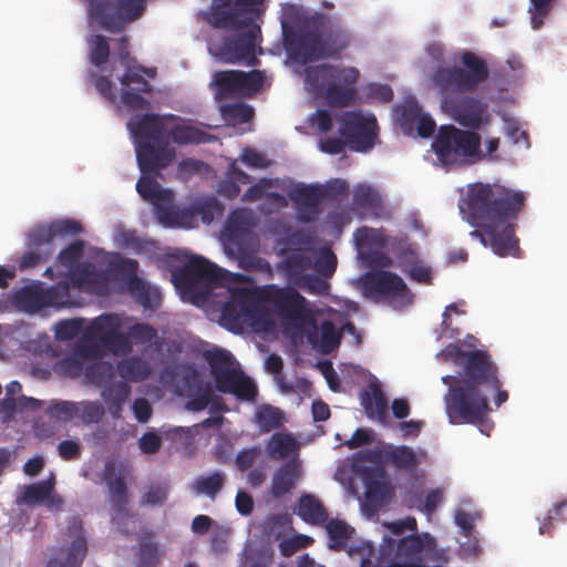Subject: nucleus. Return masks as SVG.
Here are the masks:
<instances>
[{"instance_id": "1", "label": "nucleus", "mask_w": 567, "mask_h": 567, "mask_svg": "<svg viewBox=\"0 0 567 567\" xmlns=\"http://www.w3.org/2000/svg\"><path fill=\"white\" fill-rule=\"evenodd\" d=\"M526 195L505 185L476 182L467 185L460 205L466 220L484 229L492 239V250L499 257H522L515 224L525 207Z\"/></svg>"}, {"instance_id": "2", "label": "nucleus", "mask_w": 567, "mask_h": 567, "mask_svg": "<svg viewBox=\"0 0 567 567\" xmlns=\"http://www.w3.org/2000/svg\"><path fill=\"white\" fill-rule=\"evenodd\" d=\"M175 120L173 114L145 113L130 117L126 126L135 142L137 164L143 173H157L171 165L176 152L169 144H206L215 137L193 125L176 124L168 132L164 120Z\"/></svg>"}, {"instance_id": "3", "label": "nucleus", "mask_w": 567, "mask_h": 567, "mask_svg": "<svg viewBox=\"0 0 567 567\" xmlns=\"http://www.w3.org/2000/svg\"><path fill=\"white\" fill-rule=\"evenodd\" d=\"M264 0H214L208 22L215 29L231 32L219 47V56L226 63H244L256 66L260 63L257 47L261 30L256 22Z\"/></svg>"}, {"instance_id": "4", "label": "nucleus", "mask_w": 567, "mask_h": 567, "mask_svg": "<svg viewBox=\"0 0 567 567\" xmlns=\"http://www.w3.org/2000/svg\"><path fill=\"white\" fill-rule=\"evenodd\" d=\"M499 386L502 382L498 378V369L493 370L492 379L488 381L461 378L456 385L450 386L444 398L450 423L486 426L485 420L491 412L488 394ZM481 432L488 435L483 427Z\"/></svg>"}, {"instance_id": "5", "label": "nucleus", "mask_w": 567, "mask_h": 567, "mask_svg": "<svg viewBox=\"0 0 567 567\" xmlns=\"http://www.w3.org/2000/svg\"><path fill=\"white\" fill-rule=\"evenodd\" d=\"M360 72L354 66H337L322 63L306 70V82L315 90L321 91L332 107H346L355 103V86Z\"/></svg>"}, {"instance_id": "6", "label": "nucleus", "mask_w": 567, "mask_h": 567, "mask_svg": "<svg viewBox=\"0 0 567 567\" xmlns=\"http://www.w3.org/2000/svg\"><path fill=\"white\" fill-rule=\"evenodd\" d=\"M481 145L482 138L477 132L442 125L432 150L444 166L461 167L483 161Z\"/></svg>"}, {"instance_id": "7", "label": "nucleus", "mask_w": 567, "mask_h": 567, "mask_svg": "<svg viewBox=\"0 0 567 567\" xmlns=\"http://www.w3.org/2000/svg\"><path fill=\"white\" fill-rule=\"evenodd\" d=\"M461 66H439L432 75L437 92H474L489 78L487 62L481 55L463 50L457 58Z\"/></svg>"}, {"instance_id": "8", "label": "nucleus", "mask_w": 567, "mask_h": 567, "mask_svg": "<svg viewBox=\"0 0 567 567\" xmlns=\"http://www.w3.org/2000/svg\"><path fill=\"white\" fill-rule=\"evenodd\" d=\"M204 357L219 392L233 394L243 401L256 399V384L235 365V359L229 351L214 349L206 351Z\"/></svg>"}, {"instance_id": "9", "label": "nucleus", "mask_w": 567, "mask_h": 567, "mask_svg": "<svg viewBox=\"0 0 567 567\" xmlns=\"http://www.w3.org/2000/svg\"><path fill=\"white\" fill-rule=\"evenodd\" d=\"M245 279L244 275H233L197 255H192L182 267L172 270L174 286L186 291H194L199 286H223L228 281H243Z\"/></svg>"}, {"instance_id": "10", "label": "nucleus", "mask_w": 567, "mask_h": 567, "mask_svg": "<svg viewBox=\"0 0 567 567\" xmlns=\"http://www.w3.org/2000/svg\"><path fill=\"white\" fill-rule=\"evenodd\" d=\"M362 293L375 302H386L401 309L412 302L413 295L404 280L395 272L379 269L367 271L360 278Z\"/></svg>"}, {"instance_id": "11", "label": "nucleus", "mask_w": 567, "mask_h": 567, "mask_svg": "<svg viewBox=\"0 0 567 567\" xmlns=\"http://www.w3.org/2000/svg\"><path fill=\"white\" fill-rule=\"evenodd\" d=\"M89 16L102 29L117 33L126 24L140 19L147 0H85Z\"/></svg>"}, {"instance_id": "12", "label": "nucleus", "mask_w": 567, "mask_h": 567, "mask_svg": "<svg viewBox=\"0 0 567 567\" xmlns=\"http://www.w3.org/2000/svg\"><path fill=\"white\" fill-rule=\"evenodd\" d=\"M265 299L288 326L301 329L312 321L307 299L292 287L269 288L265 292Z\"/></svg>"}, {"instance_id": "13", "label": "nucleus", "mask_w": 567, "mask_h": 567, "mask_svg": "<svg viewBox=\"0 0 567 567\" xmlns=\"http://www.w3.org/2000/svg\"><path fill=\"white\" fill-rule=\"evenodd\" d=\"M441 106L455 122L470 131L480 130L489 122L487 104L464 95L465 92H439Z\"/></svg>"}, {"instance_id": "14", "label": "nucleus", "mask_w": 567, "mask_h": 567, "mask_svg": "<svg viewBox=\"0 0 567 567\" xmlns=\"http://www.w3.org/2000/svg\"><path fill=\"white\" fill-rule=\"evenodd\" d=\"M317 13L307 18L297 30H284V44L289 56L301 64L322 59Z\"/></svg>"}, {"instance_id": "15", "label": "nucleus", "mask_w": 567, "mask_h": 567, "mask_svg": "<svg viewBox=\"0 0 567 567\" xmlns=\"http://www.w3.org/2000/svg\"><path fill=\"white\" fill-rule=\"evenodd\" d=\"M339 133L351 151H370L378 140L377 117L373 114H363L361 111H348L340 120Z\"/></svg>"}, {"instance_id": "16", "label": "nucleus", "mask_w": 567, "mask_h": 567, "mask_svg": "<svg viewBox=\"0 0 567 567\" xmlns=\"http://www.w3.org/2000/svg\"><path fill=\"white\" fill-rule=\"evenodd\" d=\"M221 318L237 326L256 327L266 322L267 310L254 290L238 288L231 291V300L223 306Z\"/></svg>"}, {"instance_id": "17", "label": "nucleus", "mask_w": 567, "mask_h": 567, "mask_svg": "<svg viewBox=\"0 0 567 567\" xmlns=\"http://www.w3.org/2000/svg\"><path fill=\"white\" fill-rule=\"evenodd\" d=\"M443 357L460 367L462 378L468 377L470 380L488 381L493 370L498 369L486 350L464 351L460 346L450 343L445 347Z\"/></svg>"}, {"instance_id": "18", "label": "nucleus", "mask_w": 567, "mask_h": 567, "mask_svg": "<svg viewBox=\"0 0 567 567\" xmlns=\"http://www.w3.org/2000/svg\"><path fill=\"white\" fill-rule=\"evenodd\" d=\"M318 24L321 42L322 59L337 60L351 42V33L337 20L323 13H318Z\"/></svg>"}, {"instance_id": "19", "label": "nucleus", "mask_w": 567, "mask_h": 567, "mask_svg": "<svg viewBox=\"0 0 567 567\" xmlns=\"http://www.w3.org/2000/svg\"><path fill=\"white\" fill-rule=\"evenodd\" d=\"M359 473L364 485L365 505L372 511L392 498L393 486L383 466H363Z\"/></svg>"}, {"instance_id": "20", "label": "nucleus", "mask_w": 567, "mask_h": 567, "mask_svg": "<svg viewBox=\"0 0 567 567\" xmlns=\"http://www.w3.org/2000/svg\"><path fill=\"white\" fill-rule=\"evenodd\" d=\"M289 199L296 208L297 219L303 224H310L318 219L323 194L320 185L298 184L288 193Z\"/></svg>"}, {"instance_id": "21", "label": "nucleus", "mask_w": 567, "mask_h": 567, "mask_svg": "<svg viewBox=\"0 0 567 567\" xmlns=\"http://www.w3.org/2000/svg\"><path fill=\"white\" fill-rule=\"evenodd\" d=\"M181 373V382L188 398L187 410L195 412L205 410L213 401L212 386L203 382L198 371L192 364H182Z\"/></svg>"}, {"instance_id": "22", "label": "nucleus", "mask_w": 567, "mask_h": 567, "mask_svg": "<svg viewBox=\"0 0 567 567\" xmlns=\"http://www.w3.org/2000/svg\"><path fill=\"white\" fill-rule=\"evenodd\" d=\"M82 231L81 223L75 219H55L50 224L35 226L30 231V243L34 248H41L43 245L53 246L54 239L75 236Z\"/></svg>"}, {"instance_id": "23", "label": "nucleus", "mask_w": 567, "mask_h": 567, "mask_svg": "<svg viewBox=\"0 0 567 567\" xmlns=\"http://www.w3.org/2000/svg\"><path fill=\"white\" fill-rule=\"evenodd\" d=\"M71 282L78 289L104 296L109 290L110 276L90 261L80 262L71 271Z\"/></svg>"}, {"instance_id": "24", "label": "nucleus", "mask_w": 567, "mask_h": 567, "mask_svg": "<svg viewBox=\"0 0 567 567\" xmlns=\"http://www.w3.org/2000/svg\"><path fill=\"white\" fill-rule=\"evenodd\" d=\"M353 207L359 213L375 218H388L390 216L380 192L368 184H358L354 187Z\"/></svg>"}, {"instance_id": "25", "label": "nucleus", "mask_w": 567, "mask_h": 567, "mask_svg": "<svg viewBox=\"0 0 567 567\" xmlns=\"http://www.w3.org/2000/svg\"><path fill=\"white\" fill-rule=\"evenodd\" d=\"M69 530L75 535L64 559H51L47 567H81L87 551L85 537L82 535V520L74 516L69 524Z\"/></svg>"}, {"instance_id": "26", "label": "nucleus", "mask_w": 567, "mask_h": 567, "mask_svg": "<svg viewBox=\"0 0 567 567\" xmlns=\"http://www.w3.org/2000/svg\"><path fill=\"white\" fill-rule=\"evenodd\" d=\"M13 302L19 309L34 313L52 305V292L35 285L24 286L14 292Z\"/></svg>"}, {"instance_id": "27", "label": "nucleus", "mask_w": 567, "mask_h": 567, "mask_svg": "<svg viewBox=\"0 0 567 567\" xmlns=\"http://www.w3.org/2000/svg\"><path fill=\"white\" fill-rule=\"evenodd\" d=\"M142 174L136 183V190L143 199L158 207V218L164 221L169 210L161 208L159 204L171 202L172 192L163 189L155 178L146 176L147 173L142 172Z\"/></svg>"}, {"instance_id": "28", "label": "nucleus", "mask_w": 567, "mask_h": 567, "mask_svg": "<svg viewBox=\"0 0 567 567\" xmlns=\"http://www.w3.org/2000/svg\"><path fill=\"white\" fill-rule=\"evenodd\" d=\"M252 225V216L249 210L235 209L229 215L225 226L224 234L227 241L239 246L251 235Z\"/></svg>"}, {"instance_id": "29", "label": "nucleus", "mask_w": 567, "mask_h": 567, "mask_svg": "<svg viewBox=\"0 0 567 567\" xmlns=\"http://www.w3.org/2000/svg\"><path fill=\"white\" fill-rule=\"evenodd\" d=\"M435 539L427 533L422 535H409L400 539L396 556L411 561H420L422 554L432 550Z\"/></svg>"}, {"instance_id": "30", "label": "nucleus", "mask_w": 567, "mask_h": 567, "mask_svg": "<svg viewBox=\"0 0 567 567\" xmlns=\"http://www.w3.org/2000/svg\"><path fill=\"white\" fill-rule=\"evenodd\" d=\"M301 474L300 465L295 461H289L281 465L272 476L270 494L274 498H280L290 493Z\"/></svg>"}, {"instance_id": "31", "label": "nucleus", "mask_w": 567, "mask_h": 567, "mask_svg": "<svg viewBox=\"0 0 567 567\" xmlns=\"http://www.w3.org/2000/svg\"><path fill=\"white\" fill-rule=\"evenodd\" d=\"M110 489V501L113 508L112 520L121 526L124 519L130 517L127 509L128 494L127 485L123 476H116L115 478H105Z\"/></svg>"}, {"instance_id": "32", "label": "nucleus", "mask_w": 567, "mask_h": 567, "mask_svg": "<svg viewBox=\"0 0 567 567\" xmlns=\"http://www.w3.org/2000/svg\"><path fill=\"white\" fill-rule=\"evenodd\" d=\"M297 515L306 523L322 525L328 520V513L322 503L311 494L302 495L297 504Z\"/></svg>"}, {"instance_id": "33", "label": "nucleus", "mask_w": 567, "mask_h": 567, "mask_svg": "<svg viewBox=\"0 0 567 567\" xmlns=\"http://www.w3.org/2000/svg\"><path fill=\"white\" fill-rule=\"evenodd\" d=\"M117 372L125 381L141 382L151 375L152 369L144 359L132 355L117 362Z\"/></svg>"}, {"instance_id": "34", "label": "nucleus", "mask_w": 567, "mask_h": 567, "mask_svg": "<svg viewBox=\"0 0 567 567\" xmlns=\"http://www.w3.org/2000/svg\"><path fill=\"white\" fill-rule=\"evenodd\" d=\"M239 97H252L265 86H270L265 71L254 69L250 71L237 70Z\"/></svg>"}, {"instance_id": "35", "label": "nucleus", "mask_w": 567, "mask_h": 567, "mask_svg": "<svg viewBox=\"0 0 567 567\" xmlns=\"http://www.w3.org/2000/svg\"><path fill=\"white\" fill-rule=\"evenodd\" d=\"M390 455L389 465L401 472L412 474L416 471L420 458L416 452L408 445H392L389 444Z\"/></svg>"}, {"instance_id": "36", "label": "nucleus", "mask_w": 567, "mask_h": 567, "mask_svg": "<svg viewBox=\"0 0 567 567\" xmlns=\"http://www.w3.org/2000/svg\"><path fill=\"white\" fill-rule=\"evenodd\" d=\"M362 404L369 419L383 425L388 424V401L380 388L374 386L371 393L365 392Z\"/></svg>"}, {"instance_id": "37", "label": "nucleus", "mask_w": 567, "mask_h": 567, "mask_svg": "<svg viewBox=\"0 0 567 567\" xmlns=\"http://www.w3.org/2000/svg\"><path fill=\"white\" fill-rule=\"evenodd\" d=\"M125 69V73L120 78V82L125 89H133L138 92H152V85L144 79L143 74L154 78L156 75L154 68H145L136 65L135 63Z\"/></svg>"}, {"instance_id": "38", "label": "nucleus", "mask_w": 567, "mask_h": 567, "mask_svg": "<svg viewBox=\"0 0 567 567\" xmlns=\"http://www.w3.org/2000/svg\"><path fill=\"white\" fill-rule=\"evenodd\" d=\"M210 85L215 95L220 99L239 97L237 70L216 71Z\"/></svg>"}, {"instance_id": "39", "label": "nucleus", "mask_w": 567, "mask_h": 567, "mask_svg": "<svg viewBox=\"0 0 567 567\" xmlns=\"http://www.w3.org/2000/svg\"><path fill=\"white\" fill-rule=\"evenodd\" d=\"M312 269V257L305 250L292 251L285 259V270L289 279L296 284Z\"/></svg>"}, {"instance_id": "40", "label": "nucleus", "mask_w": 567, "mask_h": 567, "mask_svg": "<svg viewBox=\"0 0 567 567\" xmlns=\"http://www.w3.org/2000/svg\"><path fill=\"white\" fill-rule=\"evenodd\" d=\"M122 327V320L117 315H103L94 319L87 327V331L103 344Z\"/></svg>"}, {"instance_id": "41", "label": "nucleus", "mask_w": 567, "mask_h": 567, "mask_svg": "<svg viewBox=\"0 0 567 567\" xmlns=\"http://www.w3.org/2000/svg\"><path fill=\"white\" fill-rule=\"evenodd\" d=\"M131 389L125 382L113 383L102 391V396L110 413L117 416L130 395Z\"/></svg>"}, {"instance_id": "42", "label": "nucleus", "mask_w": 567, "mask_h": 567, "mask_svg": "<svg viewBox=\"0 0 567 567\" xmlns=\"http://www.w3.org/2000/svg\"><path fill=\"white\" fill-rule=\"evenodd\" d=\"M54 477L48 478L42 482L25 485L22 496L19 498V503L27 505H33L44 502L54 491Z\"/></svg>"}, {"instance_id": "43", "label": "nucleus", "mask_w": 567, "mask_h": 567, "mask_svg": "<svg viewBox=\"0 0 567 567\" xmlns=\"http://www.w3.org/2000/svg\"><path fill=\"white\" fill-rule=\"evenodd\" d=\"M255 419L260 431L267 433L281 427L285 417L280 409L264 404L257 409Z\"/></svg>"}, {"instance_id": "44", "label": "nucleus", "mask_w": 567, "mask_h": 567, "mask_svg": "<svg viewBox=\"0 0 567 567\" xmlns=\"http://www.w3.org/2000/svg\"><path fill=\"white\" fill-rule=\"evenodd\" d=\"M225 484V475L220 472H213L209 475L196 478L192 489L197 495H206L214 499Z\"/></svg>"}, {"instance_id": "45", "label": "nucleus", "mask_w": 567, "mask_h": 567, "mask_svg": "<svg viewBox=\"0 0 567 567\" xmlns=\"http://www.w3.org/2000/svg\"><path fill=\"white\" fill-rule=\"evenodd\" d=\"M296 449V440L286 433H275L268 444L267 452L274 460H282L290 455Z\"/></svg>"}, {"instance_id": "46", "label": "nucleus", "mask_w": 567, "mask_h": 567, "mask_svg": "<svg viewBox=\"0 0 567 567\" xmlns=\"http://www.w3.org/2000/svg\"><path fill=\"white\" fill-rule=\"evenodd\" d=\"M268 184L266 179H261L259 184L250 186L243 195V200L245 202H255L264 196L267 202L277 206L278 208H284L288 205L286 197L279 193L271 192L265 194V187Z\"/></svg>"}, {"instance_id": "47", "label": "nucleus", "mask_w": 567, "mask_h": 567, "mask_svg": "<svg viewBox=\"0 0 567 567\" xmlns=\"http://www.w3.org/2000/svg\"><path fill=\"white\" fill-rule=\"evenodd\" d=\"M103 344L85 330L82 339L75 347L74 353L83 360L100 359L103 355Z\"/></svg>"}, {"instance_id": "48", "label": "nucleus", "mask_w": 567, "mask_h": 567, "mask_svg": "<svg viewBox=\"0 0 567 567\" xmlns=\"http://www.w3.org/2000/svg\"><path fill=\"white\" fill-rule=\"evenodd\" d=\"M110 56V44L107 39L101 34H93L89 39V58L93 65L100 68L105 64Z\"/></svg>"}, {"instance_id": "49", "label": "nucleus", "mask_w": 567, "mask_h": 567, "mask_svg": "<svg viewBox=\"0 0 567 567\" xmlns=\"http://www.w3.org/2000/svg\"><path fill=\"white\" fill-rule=\"evenodd\" d=\"M127 333L132 346H147L153 341H155L157 347L162 344L157 342V330L148 323H134L128 328Z\"/></svg>"}, {"instance_id": "50", "label": "nucleus", "mask_w": 567, "mask_h": 567, "mask_svg": "<svg viewBox=\"0 0 567 567\" xmlns=\"http://www.w3.org/2000/svg\"><path fill=\"white\" fill-rule=\"evenodd\" d=\"M312 268L322 277L330 278L337 269V257L328 248H321L312 258Z\"/></svg>"}, {"instance_id": "51", "label": "nucleus", "mask_w": 567, "mask_h": 567, "mask_svg": "<svg viewBox=\"0 0 567 567\" xmlns=\"http://www.w3.org/2000/svg\"><path fill=\"white\" fill-rule=\"evenodd\" d=\"M131 291H136L140 302L145 308H154L159 303L157 291H151V288L137 276H132L127 281Z\"/></svg>"}, {"instance_id": "52", "label": "nucleus", "mask_w": 567, "mask_h": 567, "mask_svg": "<svg viewBox=\"0 0 567 567\" xmlns=\"http://www.w3.org/2000/svg\"><path fill=\"white\" fill-rule=\"evenodd\" d=\"M341 334L337 330L334 323L330 320L322 321L320 326V351L322 353H331L339 347Z\"/></svg>"}, {"instance_id": "53", "label": "nucleus", "mask_w": 567, "mask_h": 567, "mask_svg": "<svg viewBox=\"0 0 567 567\" xmlns=\"http://www.w3.org/2000/svg\"><path fill=\"white\" fill-rule=\"evenodd\" d=\"M30 250L24 252L22 259L20 261V269H29L33 268L49 259V257L53 254V246L43 245L41 248H34L31 246L29 241Z\"/></svg>"}, {"instance_id": "54", "label": "nucleus", "mask_w": 567, "mask_h": 567, "mask_svg": "<svg viewBox=\"0 0 567 567\" xmlns=\"http://www.w3.org/2000/svg\"><path fill=\"white\" fill-rule=\"evenodd\" d=\"M327 533L332 540L331 548H343L349 539L348 525L339 519H331L326 525Z\"/></svg>"}, {"instance_id": "55", "label": "nucleus", "mask_w": 567, "mask_h": 567, "mask_svg": "<svg viewBox=\"0 0 567 567\" xmlns=\"http://www.w3.org/2000/svg\"><path fill=\"white\" fill-rule=\"evenodd\" d=\"M567 520V501H563L553 505L548 511L547 516L543 519L538 527L540 535H551L554 528V520Z\"/></svg>"}, {"instance_id": "56", "label": "nucleus", "mask_w": 567, "mask_h": 567, "mask_svg": "<svg viewBox=\"0 0 567 567\" xmlns=\"http://www.w3.org/2000/svg\"><path fill=\"white\" fill-rule=\"evenodd\" d=\"M78 403L71 401L52 402L47 413L58 421L69 422L78 415Z\"/></svg>"}, {"instance_id": "57", "label": "nucleus", "mask_w": 567, "mask_h": 567, "mask_svg": "<svg viewBox=\"0 0 567 567\" xmlns=\"http://www.w3.org/2000/svg\"><path fill=\"white\" fill-rule=\"evenodd\" d=\"M84 252V241L83 240H74L69 244L64 249H62L58 256L59 262L69 268L71 271L74 269L82 258Z\"/></svg>"}, {"instance_id": "58", "label": "nucleus", "mask_w": 567, "mask_h": 567, "mask_svg": "<svg viewBox=\"0 0 567 567\" xmlns=\"http://www.w3.org/2000/svg\"><path fill=\"white\" fill-rule=\"evenodd\" d=\"M78 415L85 424L97 423L104 415V408L99 402L82 401L78 403Z\"/></svg>"}, {"instance_id": "59", "label": "nucleus", "mask_w": 567, "mask_h": 567, "mask_svg": "<svg viewBox=\"0 0 567 567\" xmlns=\"http://www.w3.org/2000/svg\"><path fill=\"white\" fill-rule=\"evenodd\" d=\"M103 347L114 355H127L133 351L128 333L120 332V330L103 343Z\"/></svg>"}, {"instance_id": "60", "label": "nucleus", "mask_w": 567, "mask_h": 567, "mask_svg": "<svg viewBox=\"0 0 567 567\" xmlns=\"http://www.w3.org/2000/svg\"><path fill=\"white\" fill-rule=\"evenodd\" d=\"M296 285H298L302 289H306L310 293L317 295H327L330 288L324 277L322 278V276H320L319 274H307L298 282H296Z\"/></svg>"}, {"instance_id": "61", "label": "nucleus", "mask_w": 567, "mask_h": 567, "mask_svg": "<svg viewBox=\"0 0 567 567\" xmlns=\"http://www.w3.org/2000/svg\"><path fill=\"white\" fill-rule=\"evenodd\" d=\"M224 116L226 120L233 121L234 123L245 124L252 118L254 110L249 105L236 103L225 107Z\"/></svg>"}, {"instance_id": "62", "label": "nucleus", "mask_w": 567, "mask_h": 567, "mask_svg": "<svg viewBox=\"0 0 567 567\" xmlns=\"http://www.w3.org/2000/svg\"><path fill=\"white\" fill-rule=\"evenodd\" d=\"M89 81L95 86L97 92L109 102H115L116 93L112 81L105 75H99L96 72H90Z\"/></svg>"}, {"instance_id": "63", "label": "nucleus", "mask_w": 567, "mask_h": 567, "mask_svg": "<svg viewBox=\"0 0 567 567\" xmlns=\"http://www.w3.org/2000/svg\"><path fill=\"white\" fill-rule=\"evenodd\" d=\"M159 563V551L156 544L152 542H142L140 545L138 567H157Z\"/></svg>"}, {"instance_id": "64", "label": "nucleus", "mask_w": 567, "mask_h": 567, "mask_svg": "<svg viewBox=\"0 0 567 567\" xmlns=\"http://www.w3.org/2000/svg\"><path fill=\"white\" fill-rule=\"evenodd\" d=\"M143 93L144 92H138L133 89H124L121 94V101L128 110L132 111L148 109L150 101L142 95Z\"/></svg>"}]
</instances>
